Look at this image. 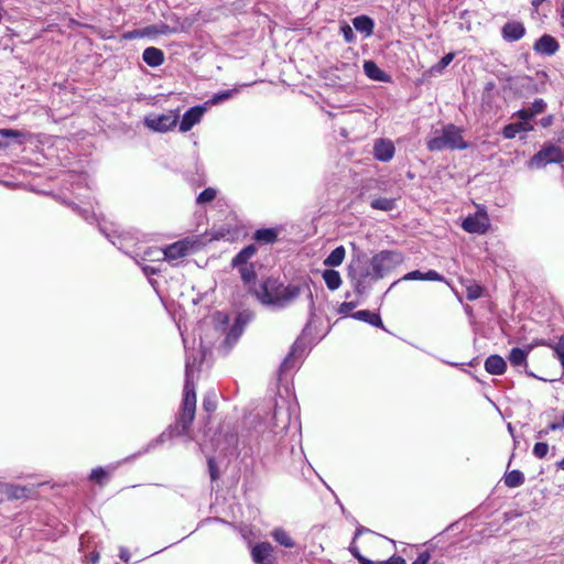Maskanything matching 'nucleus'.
I'll use <instances>...</instances> for the list:
<instances>
[{
	"mask_svg": "<svg viewBox=\"0 0 564 564\" xmlns=\"http://www.w3.org/2000/svg\"><path fill=\"white\" fill-rule=\"evenodd\" d=\"M195 367L194 362L186 361L185 384L182 408L175 425L169 426L155 441L152 446L164 443L174 436H181L188 433L196 412V393L194 384Z\"/></svg>",
	"mask_w": 564,
	"mask_h": 564,
	"instance_id": "1",
	"label": "nucleus"
},
{
	"mask_svg": "<svg viewBox=\"0 0 564 564\" xmlns=\"http://www.w3.org/2000/svg\"><path fill=\"white\" fill-rule=\"evenodd\" d=\"M304 291H307L310 297L312 296L307 284L284 285L282 283L268 280L260 286V290L256 292V295L263 305L284 308L294 303V301Z\"/></svg>",
	"mask_w": 564,
	"mask_h": 564,
	"instance_id": "2",
	"label": "nucleus"
},
{
	"mask_svg": "<svg viewBox=\"0 0 564 564\" xmlns=\"http://www.w3.org/2000/svg\"><path fill=\"white\" fill-rule=\"evenodd\" d=\"M426 147L432 152H438L446 149L465 150L468 143L463 138V130L449 123L432 131L426 140Z\"/></svg>",
	"mask_w": 564,
	"mask_h": 564,
	"instance_id": "3",
	"label": "nucleus"
},
{
	"mask_svg": "<svg viewBox=\"0 0 564 564\" xmlns=\"http://www.w3.org/2000/svg\"><path fill=\"white\" fill-rule=\"evenodd\" d=\"M402 262L403 256L401 252L383 250L371 258L370 269L366 272V276L373 280L382 279Z\"/></svg>",
	"mask_w": 564,
	"mask_h": 564,
	"instance_id": "4",
	"label": "nucleus"
},
{
	"mask_svg": "<svg viewBox=\"0 0 564 564\" xmlns=\"http://www.w3.org/2000/svg\"><path fill=\"white\" fill-rule=\"evenodd\" d=\"M195 243L193 240L184 239L167 246L165 249H150L145 252V256L155 257L158 260L173 261L189 254Z\"/></svg>",
	"mask_w": 564,
	"mask_h": 564,
	"instance_id": "5",
	"label": "nucleus"
},
{
	"mask_svg": "<svg viewBox=\"0 0 564 564\" xmlns=\"http://www.w3.org/2000/svg\"><path fill=\"white\" fill-rule=\"evenodd\" d=\"M561 162H564V151L553 143H546L530 159L528 166L530 169H542L550 163Z\"/></svg>",
	"mask_w": 564,
	"mask_h": 564,
	"instance_id": "6",
	"label": "nucleus"
},
{
	"mask_svg": "<svg viewBox=\"0 0 564 564\" xmlns=\"http://www.w3.org/2000/svg\"><path fill=\"white\" fill-rule=\"evenodd\" d=\"M180 119L177 110H171L162 115H150L144 118V124L156 132H166L176 126Z\"/></svg>",
	"mask_w": 564,
	"mask_h": 564,
	"instance_id": "7",
	"label": "nucleus"
},
{
	"mask_svg": "<svg viewBox=\"0 0 564 564\" xmlns=\"http://www.w3.org/2000/svg\"><path fill=\"white\" fill-rule=\"evenodd\" d=\"M489 218L484 209H478L475 215L468 216L464 219L462 227L469 234H485L489 228Z\"/></svg>",
	"mask_w": 564,
	"mask_h": 564,
	"instance_id": "8",
	"label": "nucleus"
},
{
	"mask_svg": "<svg viewBox=\"0 0 564 564\" xmlns=\"http://www.w3.org/2000/svg\"><path fill=\"white\" fill-rule=\"evenodd\" d=\"M395 149L392 141L378 139L373 144V155L378 161L389 162L394 155Z\"/></svg>",
	"mask_w": 564,
	"mask_h": 564,
	"instance_id": "9",
	"label": "nucleus"
},
{
	"mask_svg": "<svg viewBox=\"0 0 564 564\" xmlns=\"http://www.w3.org/2000/svg\"><path fill=\"white\" fill-rule=\"evenodd\" d=\"M192 25H193V20L189 18H185L183 20L180 18H175V23L173 26H170L165 23L155 24L158 35L159 34L167 35V34H174V33H178V32H188L189 29L192 28Z\"/></svg>",
	"mask_w": 564,
	"mask_h": 564,
	"instance_id": "10",
	"label": "nucleus"
},
{
	"mask_svg": "<svg viewBox=\"0 0 564 564\" xmlns=\"http://www.w3.org/2000/svg\"><path fill=\"white\" fill-rule=\"evenodd\" d=\"M205 109L200 106L192 107L188 109L181 122H180V130L182 132L189 131L196 123H198L204 115Z\"/></svg>",
	"mask_w": 564,
	"mask_h": 564,
	"instance_id": "11",
	"label": "nucleus"
},
{
	"mask_svg": "<svg viewBox=\"0 0 564 564\" xmlns=\"http://www.w3.org/2000/svg\"><path fill=\"white\" fill-rule=\"evenodd\" d=\"M534 50L538 53L553 55L558 50V43L553 36L545 34L535 42Z\"/></svg>",
	"mask_w": 564,
	"mask_h": 564,
	"instance_id": "12",
	"label": "nucleus"
},
{
	"mask_svg": "<svg viewBox=\"0 0 564 564\" xmlns=\"http://www.w3.org/2000/svg\"><path fill=\"white\" fill-rule=\"evenodd\" d=\"M364 533H369V534H371V535H375V533H373L371 530H369V529H367V528H365V527H358V528H357V530H356V532H355L354 539H352V541H351V543H350V545H349V552L352 554V556H354L355 558H357V560H358V562H359L360 564H375V562H373L372 560H369V558H367V557L362 556V555H361V553H360V551H359V549H358V546L356 545V540H357L361 534H364Z\"/></svg>",
	"mask_w": 564,
	"mask_h": 564,
	"instance_id": "13",
	"label": "nucleus"
},
{
	"mask_svg": "<svg viewBox=\"0 0 564 564\" xmlns=\"http://www.w3.org/2000/svg\"><path fill=\"white\" fill-rule=\"evenodd\" d=\"M525 33V29L520 22H508L502 28V36L507 41H518Z\"/></svg>",
	"mask_w": 564,
	"mask_h": 564,
	"instance_id": "14",
	"label": "nucleus"
},
{
	"mask_svg": "<svg viewBox=\"0 0 564 564\" xmlns=\"http://www.w3.org/2000/svg\"><path fill=\"white\" fill-rule=\"evenodd\" d=\"M143 61L151 67H158L164 62V54L160 48L147 47L142 54Z\"/></svg>",
	"mask_w": 564,
	"mask_h": 564,
	"instance_id": "15",
	"label": "nucleus"
},
{
	"mask_svg": "<svg viewBox=\"0 0 564 564\" xmlns=\"http://www.w3.org/2000/svg\"><path fill=\"white\" fill-rule=\"evenodd\" d=\"M506 368L505 359L498 355H491L485 361V369L491 375H502Z\"/></svg>",
	"mask_w": 564,
	"mask_h": 564,
	"instance_id": "16",
	"label": "nucleus"
},
{
	"mask_svg": "<svg viewBox=\"0 0 564 564\" xmlns=\"http://www.w3.org/2000/svg\"><path fill=\"white\" fill-rule=\"evenodd\" d=\"M23 490V491H37V490H52L54 489V486L53 485H50L48 482H41V484H37V485H34V484H31L29 486H24V487H19V486H13V485H4L3 487L0 488V491H4L6 494H15L17 490Z\"/></svg>",
	"mask_w": 564,
	"mask_h": 564,
	"instance_id": "17",
	"label": "nucleus"
},
{
	"mask_svg": "<svg viewBox=\"0 0 564 564\" xmlns=\"http://www.w3.org/2000/svg\"><path fill=\"white\" fill-rule=\"evenodd\" d=\"M534 346H536L535 341L532 345L528 346L527 349L512 348L508 357L510 364L513 366L525 365L527 357Z\"/></svg>",
	"mask_w": 564,
	"mask_h": 564,
	"instance_id": "18",
	"label": "nucleus"
},
{
	"mask_svg": "<svg viewBox=\"0 0 564 564\" xmlns=\"http://www.w3.org/2000/svg\"><path fill=\"white\" fill-rule=\"evenodd\" d=\"M272 552L270 543L262 542L253 546L252 558L259 564H267L265 561L269 558Z\"/></svg>",
	"mask_w": 564,
	"mask_h": 564,
	"instance_id": "19",
	"label": "nucleus"
},
{
	"mask_svg": "<svg viewBox=\"0 0 564 564\" xmlns=\"http://www.w3.org/2000/svg\"><path fill=\"white\" fill-rule=\"evenodd\" d=\"M352 25L358 32L370 36L373 32L375 23L372 19L367 15H358L352 20Z\"/></svg>",
	"mask_w": 564,
	"mask_h": 564,
	"instance_id": "20",
	"label": "nucleus"
},
{
	"mask_svg": "<svg viewBox=\"0 0 564 564\" xmlns=\"http://www.w3.org/2000/svg\"><path fill=\"white\" fill-rule=\"evenodd\" d=\"M533 126L529 122L510 123L503 128V137L506 139H513L521 131H532Z\"/></svg>",
	"mask_w": 564,
	"mask_h": 564,
	"instance_id": "21",
	"label": "nucleus"
},
{
	"mask_svg": "<svg viewBox=\"0 0 564 564\" xmlns=\"http://www.w3.org/2000/svg\"><path fill=\"white\" fill-rule=\"evenodd\" d=\"M352 317L377 327H383L381 317L377 313H372L367 310H361L352 314Z\"/></svg>",
	"mask_w": 564,
	"mask_h": 564,
	"instance_id": "22",
	"label": "nucleus"
},
{
	"mask_svg": "<svg viewBox=\"0 0 564 564\" xmlns=\"http://www.w3.org/2000/svg\"><path fill=\"white\" fill-rule=\"evenodd\" d=\"M257 248L253 245L245 247L234 259L232 267L238 268L249 264L248 260L256 253Z\"/></svg>",
	"mask_w": 564,
	"mask_h": 564,
	"instance_id": "23",
	"label": "nucleus"
},
{
	"mask_svg": "<svg viewBox=\"0 0 564 564\" xmlns=\"http://www.w3.org/2000/svg\"><path fill=\"white\" fill-rule=\"evenodd\" d=\"M323 279L327 285V288L332 291L339 289L341 285V278L338 271L333 269H327L323 272Z\"/></svg>",
	"mask_w": 564,
	"mask_h": 564,
	"instance_id": "24",
	"label": "nucleus"
},
{
	"mask_svg": "<svg viewBox=\"0 0 564 564\" xmlns=\"http://www.w3.org/2000/svg\"><path fill=\"white\" fill-rule=\"evenodd\" d=\"M364 70L366 75L373 80H386V73L372 61H366L364 63Z\"/></svg>",
	"mask_w": 564,
	"mask_h": 564,
	"instance_id": "25",
	"label": "nucleus"
},
{
	"mask_svg": "<svg viewBox=\"0 0 564 564\" xmlns=\"http://www.w3.org/2000/svg\"><path fill=\"white\" fill-rule=\"evenodd\" d=\"M346 256V250L343 246L335 248L329 256L324 260L327 267H337L343 263Z\"/></svg>",
	"mask_w": 564,
	"mask_h": 564,
	"instance_id": "26",
	"label": "nucleus"
},
{
	"mask_svg": "<svg viewBox=\"0 0 564 564\" xmlns=\"http://www.w3.org/2000/svg\"><path fill=\"white\" fill-rule=\"evenodd\" d=\"M297 351H299V348L294 345L292 347L291 351L289 352V355L284 358V360L280 367V371L282 373H285L296 367V365H297L296 359L299 358Z\"/></svg>",
	"mask_w": 564,
	"mask_h": 564,
	"instance_id": "27",
	"label": "nucleus"
},
{
	"mask_svg": "<svg viewBox=\"0 0 564 564\" xmlns=\"http://www.w3.org/2000/svg\"><path fill=\"white\" fill-rule=\"evenodd\" d=\"M394 206H395L394 199L387 198V197L375 198L371 202V207L372 208L384 210V212L392 210L394 208Z\"/></svg>",
	"mask_w": 564,
	"mask_h": 564,
	"instance_id": "28",
	"label": "nucleus"
},
{
	"mask_svg": "<svg viewBox=\"0 0 564 564\" xmlns=\"http://www.w3.org/2000/svg\"><path fill=\"white\" fill-rule=\"evenodd\" d=\"M524 480V476L520 470H512L505 476V482L509 488L520 486Z\"/></svg>",
	"mask_w": 564,
	"mask_h": 564,
	"instance_id": "29",
	"label": "nucleus"
},
{
	"mask_svg": "<svg viewBox=\"0 0 564 564\" xmlns=\"http://www.w3.org/2000/svg\"><path fill=\"white\" fill-rule=\"evenodd\" d=\"M254 239L261 242L271 243L276 239L274 229H260L254 234Z\"/></svg>",
	"mask_w": 564,
	"mask_h": 564,
	"instance_id": "30",
	"label": "nucleus"
},
{
	"mask_svg": "<svg viewBox=\"0 0 564 564\" xmlns=\"http://www.w3.org/2000/svg\"><path fill=\"white\" fill-rule=\"evenodd\" d=\"M535 345L547 346L552 348L555 356L564 355V334L558 338V341L556 344L547 343L544 339H538L535 340Z\"/></svg>",
	"mask_w": 564,
	"mask_h": 564,
	"instance_id": "31",
	"label": "nucleus"
},
{
	"mask_svg": "<svg viewBox=\"0 0 564 564\" xmlns=\"http://www.w3.org/2000/svg\"><path fill=\"white\" fill-rule=\"evenodd\" d=\"M273 539L285 547H292L293 541L290 535L283 529H275L272 532Z\"/></svg>",
	"mask_w": 564,
	"mask_h": 564,
	"instance_id": "32",
	"label": "nucleus"
},
{
	"mask_svg": "<svg viewBox=\"0 0 564 564\" xmlns=\"http://www.w3.org/2000/svg\"><path fill=\"white\" fill-rule=\"evenodd\" d=\"M238 269L245 283L249 284L256 280L257 274L253 264L241 265Z\"/></svg>",
	"mask_w": 564,
	"mask_h": 564,
	"instance_id": "33",
	"label": "nucleus"
},
{
	"mask_svg": "<svg viewBox=\"0 0 564 564\" xmlns=\"http://www.w3.org/2000/svg\"><path fill=\"white\" fill-rule=\"evenodd\" d=\"M455 54L454 53H447L445 54L438 63L432 66L431 72L441 74L454 59Z\"/></svg>",
	"mask_w": 564,
	"mask_h": 564,
	"instance_id": "34",
	"label": "nucleus"
},
{
	"mask_svg": "<svg viewBox=\"0 0 564 564\" xmlns=\"http://www.w3.org/2000/svg\"><path fill=\"white\" fill-rule=\"evenodd\" d=\"M89 478L93 481H96L98 484H102V482L108 480L109 471L104 469V468H101V467H98L96 469H93Z\"/></svg>",
	"mask_w": 564,
	"mask_h": 564,
	"instance_id": "35",
	"label": "nucleus"
},
{
	"mask_svg": "<svg viewBox=\"0 0 564 564\" xmlns=\"http://www.w3.org/2000/svg\"><path fill=\"white\" fill-rule=\"evenodd\" d=\"M482 289L477 283H470L466 286V296L468 300L474 301L481 296Z\"/></svg>",
	"mask_w": 564,
	"mask_h": 564,
	"instance_id": "36",
	"label": "nucleus"
},
{
	"mask_svg": "<svg viewBox=\"0 0 564 564\" xmlns=\"http://www.w3.org/2000/svg\"><path fill=\"white\" fill-rule=\"evenodd\" d=\"M236 93H238V89L235 88V89H229V90H226L224 93H219V94H215L210 100V104L212 105H217L224 100H227L229 98H231Z\"/></svg>",
	"mask_w": 564,
	"mask_h": 564,
	"instance_id": "37",
	"label": "nucleus"
},
{
	"mask_svg": "<svg viewBox=\"0 0 564 564\" xmlns=\"http://www.w3.org/2000/svg\"><path fill=\"white\" fill-rule=\"evenodd\" d=\"M216 197V189L208 187L204 189L197 197L198 204L212 202Z\"/></svg>",
	"mask_w": 564,
	"mask_h": 564,
	"instance_id": "38",
	"label": "nucleus"
},
{
	"mask_svg": "<svg viewBox=\"0 0 564 564\" xmlns=\"http://www.w3.org/2000/svg\"><path fill=\"white\" fill-rule=\"evenodd\" d=\"M549 445L544 442H539L533 447V455L538 458H544L547 455Z\"/></svg>",
	"mask_w": 564,
	"mask_h": 564,
	"instance_id": "39",
	"label": "nucleus"
},
{
	"mask_svg": "<svg viewBox=\"0 0 564 564\" xmlns=\"http://www.w3.org/2000/svg\"><path fill=\"white\" fill-rule=\"evenodd\" d=\"M340 32L347 43H352L355 41V33L349 24L344 23L340 26Z\"/></svg>",
	"mask_w": 564,
	"mask_h": 564,
	"instance_id": "40",
	"label": "nucleus"
},
{
	"mask_svg": "<svg viewBox=\"0 0 564 564\" xmlns=\"http://www.w3.org/2000/svg\"><path fill=\"white\" fill-rule=\"evenodd\" d=\"M401 280H403V281H412V280L424 281V273H422L419 270H414V271H411V272L406 273L405 275H403V278Z\"/></svg>",
	"mask_w": 564,
	"mask_h": 564,
	"instance_id": "41",
	"label": "nucleus"
},
{
	"mask_svg": "<svg viewBox=\"0 0 564 564\" xmlns=\"http://www.w3.org/2000/svg\"><path fill=\"white\" fill-rule=\"evenodd\" d=\"M545 107H546L545 102L542 99H538L531 105L530 109L532 110L533 115L535 116L538 113L543 112Z\"/></svg>",
	"mask_w": 564,
	"mask_h": 564,
	"instance_id": "42",
	"label": "nucleus"
},
{
	"mask_svg": "<svg viewBox=\"0 0 564 564\" xmlns=\"http://www.w3.org/2000/svg\"><path fill=\"white\" fill-rule=\"evenodd\" d=\"M141 35L143 37H153L158 35L156 26L155 24L148 25L145 28L141 29Z\"/></svg>",
	"mask_w": 564,
	"mask_h": 564,
	"instance_id": "43",
	"label": "nucleus"
},
{
	"mask_svg": "<svg viewBox=\"0 0 564 564\" xmlns=\"http://www.w3.org/2000/svg\"><path fill=\"white\" fill-rule=\"evenodd\" d=\"M0 135L4 138H20L23 133L13 129H0Z\"/></svg>",
	"mask_w": 564,
	"mask_h": 564,
	"instance_id": "44",
	"label": "nucleus"
},
{
	"mask_svg": "<svg viewBox=\"0 0 564 564\" xmlns=\"http://www.w3.org/2000/svg\"><path fill=\"white\" fill-rule=\"evenodd\" d=\"M424 281H444L443 275H441L435 270H429L426 273H424Z\"/></svg>",
	"mask_w": 564,
	"mask_h": 564,
	"instance_id": "45",
	"label": "nucleus"
},
{
	"mask_svg": "<svg viewBox=\"0 0 564 564\" xmlns=\"http://www.w3.org/2000/svg\"><path fill=\"white\" fill-rule=\"evenodd\" d=\"M518 117L522 120L521 122H527L531 118L534 117L532 110L530 108L528 109H521L518 111Z\"/></svg>",
	"mask_w": 564,
	"mask_h": 564,
	"instance_id": "46",
	"label": "nucleus"
},
{
	"mask_svg": "<svg viewBox=\"0 0 564 564\" xmlns=\"http://www.w3.org/2000/svg\"><path fill=\"white\" fill-rule=\"evenodd\" d=\"M431 558V554L429 552H422L417 555V557L412 562V564H427Z\"/></svg>",
	"mask_w": 564,
	"mask_h": 564,
	"instance_id": "47",
	"label": "nucleus"
},
{
	"mask_svg": "<svg viewBox=\"0 0 564 564\" xmlns=\"http://www.w3.org/2000/svg\"><path fill=\"white\" fill-rule=\"evenodd\" d=\"M562 429H564V416H563L561 422H553V423H551L549 425L547 431H542L539 434L541 436L542 434H547L549 431H556V430H562Z\"/></svg>",
	"mask_w": 564,
	"mask_h": 564,
	"instance_id": "48",
	"label": "nucleus"
},
{
	"mask_svg": "<svg viewBox=\"0 0 564 564\" xmlns=\"http://www.w3.org/2000/svg\"><path fill=\"white\" fill-rule=\"evenodd\" d=\"M140 37H143L141 35V29L132 30L123 34V39L126 40H134Z\"/></svg>",
	"mask_w": 564,
	"mask_h": 564,
	"instance_id": "49",
	"label": "nucleus"
},
{
	"mask_svg": "<svg viewBox=\"0 0 564 564\" xmlns=\"http://www.w3.org/2000/svg\"><path fill=\"white\" fill-rule=\"evenodd\" d=\"M379 564H406L405 560L401 556H391L387 561H382Z\"/></svg>",
	"mask_w": 564,
	"mask_h": 564,
	"instance_id": "50",
	"label": "nucleus"
},
{
	"mask_svg": "<svg viewBox=\"0 0 564 564\" xmlns=\"http://www.w3.org/2000/svg\"><path fill=\"white\" fill-rule=\"evenodd\" d=\"M540 123L542 127L547 128L553 123V117L552 116L544 117L541 119Z\"/></svg>",
	"mask_w": 564,
	"mask_h": 564,
	"instance_id": "51",
	"label": "nucleus"
},
{
	"mask_svg": "<svg viewBox=\"0 0 564 564\" xmlns=\"http://www.w3.org/2000/svg\"><path fill=\"white\" fill-rule=\"evenodd\" d=\"M119 556L121 560H123L124 562H128L129 558H130V554H129V551L124 547H121L120 549V552H119Z\"/></svg>",
	"mask_w": 564,
	"mask_h": 564,
	"instance_id": "52",
	"label": "nucleus"
},
{
	"mask_svg": "<svg viewBox=\"0 0 564 564\" xmlns=\"http://www.w3.org/2000/svg\"><path fill=\"white\" fill-rule=\"evenodd\" d=\"M203 405H204V409L206 411H214L215 408H216L215 403L213 401H209V400H204Z\"/></svg>",
	"mask_w": 564,
	"mask_h": 564,
	"instance_id": "53",
	"label": "nucleus"
},
{
	"mask_svg": "<svg viewBox=\"0 0 564 564\" xmlns=\"http://www.w3.org/2000/svg\"><path fill=\"white\" fill-rule=\"evenodd\" d=\"M560 23L561 26L564 29V1L562 2L560 8Z\"/></svg>",
	"mask_w": 564,
	"mask_h": 564,
	"instance_id": "54",
	"label": "nucleus"
},
{
	"mask_svg": "<svg viewBox=\"0 0 564 564\" xmlns=\"http://www.w3.org/2000/svg\"><path fill=\"white\" fill-rule=\"evenodd\" d=\"M89 561H90L93 564L98 563V561H99V553H98V552H93V553L89 555Z\"/></svg>",
	"mask_w": 564,
	"mask_h": 564,
	"instance_id": "55",
	"label": "nucleus"
},
{
	"mask_svg": "<svg viewBox=\"0 0 564 564\" xmlns=\"http://www.w3.org/2000/svg\"><path fill=\"white\" fill-rule=\"evenodd\" d=\"M355 289H356V291L358 293H362L364 292L365 286L362 285V281L361 280L357 281V283L355 285Z\"/></svg>",
	"mask_w": 564,
	"mask_h": 564,
	"instance_id": "56",
	"label": "nucleus"
},
{
	"mask_svg": "<svg viewBox=\"0 0 564 564\" xmlns=\"http://www.w3.org/2000/svg\"><path fill=\"white\" fill-rule=\"evenodd\" d=\"M143 271L147 273V274H155L156 273V270L152 267H144L143 268Z\"/></svg>",
	"mask_w": 564,
	"mask_h": 564,
	"instance_id": "57",
	"label": "nucleus"
},
{
	"mask_svg": "<svg viewBox=\"0 0 564 564\" xmlns=\"http://www.w3.org/2000/svg\"><path fill=\"white\" fill-rule=\"evenodd\" d=\"M209 469H210V475H212V478H215V471H216V468L214 467V464H213V460L210 459L209 460Z\"/></svg>",
	"mask_w": 564,
	"mask_h": 564,
	"instance_id": "58",
	"label": "nucleus"
},
{
	"mask_svg": "<svg viewBox=\"0 0 564 564\" xmlns=\"http://www.w3.org/2000/svg\"><path fill=\"white\" fill-rule=\"evenodd\" d=\"M544 0H532V6L538 8Z\"/></svg>",
	"mask_w": 564,
	"mask_h": 564,
	"instance_id": "59",
	"label": "nucleus"
},
{
	"mask_svg": "<svg viewBox=\"0 0 564 564\" xmlns=\"http://www.w3.org/2000/svg\"><path fill=\"white\" fill-rule=\"evenodd\" d=\"M555 357L560 360V362L564 369V355H556Z\"/></svg>",
	"mask_w": 564,
	"mask_h": 564,
	"instance_id": "60",
	"label": "nucleus"
},
{
	"mask_svg": "<svg viewBox=\"0 0 564 564\" xmlns=\"http://www.w3.org/2000/svg\"><path fill=\"white\" fill-rule=\"evenodd\" d=\"M557 467L564 470V458L557 463Z\"/></svg>",
	"mask_w": 564,
	"mask_h": 564,
	"instance_id": "61",
	"label": "nucleus"
},
{
	"mask_svg": "<svg viewBox=\"0 0 564 564\" xmlns=\"http://www.w3.org/2000/svg\"><path fill=\"white\" fill-rule=\"evenodd\" d=\"M343 306H344V307H349V308H351V307H354L355 305H354L352 303H346V304H344Z\"/></svg>",
	"mask_w": 564,
	"mask_h": 564,
	"instance_id": "62",
	"label": "nucleus"
},
{
	"mask_svg": "<svg viewBox=\"0 0 564 564\" xmlns=\"http://www.w3.org/2000/svg\"><path fill=\"white\" fill-rule=\"evenodd\" d=\"M508 430H509V432H510L511 434L513 433V429H512V426H511V424H510V423L508 424Z\"/></svg>",
	"mask_w": 564,
	"mask_h": 564,
	"instance_id": "63",
	"label": "nucleus"
},
{
	"mask_svg": "<svg viewBox=\"0 0 564 564\" xmlns=\"http://www.w3.org/2000/svg\"><path fill=\"white\" fill-rule=\"evenodd\" d=\"M236 332V327L232 329L230 334H228L227 340L231 337V334Z\"/></svg>",
	"mask_w": 564,
	"mask_h": 564,
	"instance_id": "64",
	"label": "nucleus"
}]
</instances>
